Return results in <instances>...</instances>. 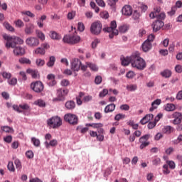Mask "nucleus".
Returning a JSON list of instances; mask_svg holds the SVG:
<instances>
[{"label": "nucleus", "mask_w": 182, "mask_h": 182, "mask_svg": "<svg viewBox=\"0 0 182 182\" xmlns=\"http://www.w3.org/2000/svg\"><path fill=\"white\" fill-rule=\"evenodd\" d=\"M6 41L5 46L7 49H14V54L15 56H22L25 55V48L21 46H16V45H23V41L22 38L16 36H11L8 35L3 36Z\"/></svg>", "instance_id": "1"}, {"label": "nucleus", "mask_w": 182, "mask_h": 182, "mask_svg": "<svg viewBox=\"0 0 182 182\" xmlns=\"http://www.w3.org/2000/svg\"><path fill=\"white\" fill-rule=\"evenodd\" d=\"M132 66L139 70H143L146 68V61L140 57L139 52L132 55Z\"/></svg>", "instance_id": "2"}, {"label": "nucleus", "mask_w": 182, "mask_h": 182, "mask_svg": "<svg viewBox=\"0 0 182 182\" xmlns=\"http://www.w3.org/2000/svg\"><path fill=\"white\" fill-rule=\"evenodd\" d=\"M64 43H68L69 45H75L80 42V37L76 34L66 35L63 38Z\"/></svg>", "instance_id": "3"}, {"label": "nucleus", "mask_w": 182, "mask_h": 182, "mask_svg": "<svg viewBox=\"0 0 182 182\" xmlns=\"http://www.w3.org/2000/svg\"><path fill=\"white\" fill-rule=\"evenodd\" d=\"M68 93H69V90L59 88L57 90V97L53 99V102H56L65 101V98L66 97Z\"/></svg>", "instance_id": "4"}, {"label": "nucleus", "mask_w": 182, "mask_h": 182, "mask_svg": "<svg viewBox=\"0 0 182 182\" xmlns=\"http://www.w3.org/2000/svg\"><path fill=\"white\" fill-rule=\"evenodd\" d=\"M31 89H32L35 93H42L45 89V85H43V82L36 81L31 84Z\"/></svg>", "instance_id": "5"}, {"label": "nucleus", "mask_w": 182, "mask_h": 182, "mask_svg": "<svg viewBox=\"0 0 182 182\" xmlns=\"http://www.w3.org/2000/svg\"><path fill=\"white\" fill-rule=\"evenodd\" d=\"M64 120L65 122H67V123H69L73 126H76V124H77L79 122V119L77 118V116L70 113L66 114L64 116Z\"/></svg>", "instance_id": "6"}, {"label": "nucleus", "mask_w": 182, "mask_h": 182, "mask_svg": "<svg viewBox=\"0 0 182 182\" xmlns=\"http://www.w3.org/2000/svg\"><path fill=\"white\" fill-rule=\"evenodd\" d=\"M102 23L100 21H95L92 23L90 27V32L92 35H100L102 32Z\"/></svg>", "instance_id": "7"}, {"label": "nucleus", "mask_w": 182, "mask_h": 182, "mask_svg": "<svg viewBox=\"0 0 182 182\" xmlns=\"http://www.w3.org/2000/svg\"><path fill=\"white\" fill-rule=\"evenodd\" d=\"M13 109L18 112V113H23L26 114V112H31V106L28 104H21L18 105H14Z\"/></svg>", "instance_id": "8"}, {"label": "nucleus", "mask_w": 182, "mask_h": 182, "mask_svg": "<svg viewBox=\"0 0 182 182\" xmlns=\"http://www.w3.org/2000/svg\"><path fill=\"white\" fill-rule=\"evenodd\" d=\"M48 124L53 126V129H58L62 124V119L59 117H53L48 120Z\"/></svg>", "instance_id": "9"}, {"label": "nucleus", "mask_w": 182, "mask_h": 182, "mask_svg": "<svg viewBox=\"0 0 182 182\" xmlns=\"http://www.w3.org/2000/svg\"><path fill=\"white\" fill-rule=\"evenodd\" d=\"M26 43L29 48H36L39 46V38L36 37H28L26 40Z\"/></svg>", "instance_id": "10"}, {"label": "nucleus", "mask_w": 182, "mask_h": 182, "mask_svg": "<svg viewBox=\"0 0 182 182\" xmlns=\"http://www.w3.org/2000/svg\"><path fill=\"white\" fill-rule=\"evenodd\" d=\"M149 139H150V134H145L142 136L141 138H139V143H141L139 149H141V150H143V149L147 147V146L150 144V142L147 141Z\"/></svg>", "instance_id": "11"}, {"label": "nucleus", "mask_w": 182, "mask_h": 182, "mask_svg": "<svg viewBox=\"0 0 182 182\" xmlns=\"http://www.w3.org/2000/svg\"><path fill=\"white\" fill-rule=\"evenodd\" d=\"M163 26H164V22L161 20H156L152 23V28L154 32H159Z\"/></svg>", "instance_id": "12"}, {"label": "nucleus", "mask_w": 182, "mask_h": 182, "mask_svg": "<svg viewBox=\"0 0 182 182\" xmlns=\"http://www.w3.org/2000/svg\"><path fill=\"white\" fill-rule=\"evenodd\" d=\"M172 117L174 119L172 122L173 124L178 125L181 124V112H176L172 114Z\"/></svg>", "instance_id": "13"}, {"label": "nucleus", "mask_w": 182, "mask_h": 182, "mask_svg": "<svg viewBox=\"0 0 182 182\" xmlns=\"http://www.w3.org/2000/svg\"><path fill=\"white\" fill-rule=\"evenodd\" d=\"M80 66H82V62H80L78 58H74L71 63L72 69H73L75 72H78V70L80 69Z\"/></svg>", "instance_id": "14"}, {"label": "nucleus", "mask_w": 182, "mask_h": 182, "mask_svg": "<svg viewBox=\"0 0 182 182\" xmlns=\"http://www.w3.org/2000/svg\"><path fill=\"white\" fill-rule=\"evenodd\" d=\"M122 15L130 16L133 14V9L130 5H125L122 9Z\"/></svg>", "instance_id": "15"}, {"label": "nucleus", "mask_w": 182, "mask_h": 182, "mask_svg": "<svg viewBox=\"0 0 182 182\" xmlns=\"http://www.w3.org/2000/svg\"><path fill=\"white\" fill-rule=\"evenodd\" d=\"M47 84L52 87L56 85V80H55V75L49 74L47 75Z\"/></svg>", "instance_id": "16"}, {"label": "nucleus", "mask_w": 182, "mask_h": 182, "mask_svg": "<svg viewBox=\"0 0 182 182\" xmlns=\"http://www.w3.org/2000/svg\"><path fill=\"white\" fill-rule=\"evenodd\" d=\"M153 117H154V115L153 114H147L145 117H144L141 121L140 123L141 124H146L150 122V120H153Z\"/></svg>", "instance_id": "17"}, {"label": "nucleus", "mask_w": 182, "mask_h": 182, "mask_svg": "<svg viewBox=\"0 0 182 182\" xmlns=\"http://www.w3.org/2000/svg\"><path fill=\"white\" fill-rule=\"evenodd\" d=\"M33 29H35V26L32 23H29L26 26L24 32L26 35H32L33 33Z\"/></svg>", "instance_id": "18"}, {"label": "nucleus", "mask_w": 182, "mask_h": 182, "mask_svg": "<svg viewBox=\"0 0 182 182\" xmlns=\"http://www.w3.org/2000/svg\"><path fill=\"white\" fill-rule=\"evenodd\" d=\"M161 13V9L160 7H155L154 11L151 12L149 14V18L151 19H154L159 14Z\"/></svg>", "instance_id": "19"}, {"label": "nucleus", "mask_w": 182, "mask_h": 182, "mask_svg": "<svg viewBox=\"0 0 182 182\" xmlns=\"http://www.w3.org/2000/svg\"><path fill=\"white\" fill-rule=\"evenodd\" d=\"M141 48H142V50L144 52H149V50H150V49H151V48H152L151 43L149 41H145L143 43Z\"/></svg>", "instance_id": "20"}, {"label": "nucleus", "mask_w": 182, "mask_h": 182, "mask_svg": "<svg viewBox=\"0 0 182 182\" xmlns=\"http://www.w3.org/2000/svg\"><path fill=\"white\" fill-rule=\"evenodd\" d=\"M161 105V100L157 99L151 103V107L149 109V112H153L155 109H157L159 106Z\"/></svg>", "instance_id": "21"}, {"label": "nucleus", "mask_w": 182, "mask_h": 182, "mask_svg": "<svg viewBox=\"0 0 182 182\" xmlns=\"http://www.w3.org/2000/svg\"><path fill=\"white\" fill-rule=\"evenodd\" d=\"M115 109H116V105L109 104L105 107L104 112L105 113H112V112H114Z\"/></svg>", "instance_id": "22"}, {"label": "nucleus", "mask_w": 182, "mask_h": 182, "mask_svg": "<svg viewBox=\"0 0 182 182\" xmlns=\"http://www.w3.org/2000/svg\"><path fill=\"white\" fill-rule=\"evenodd\" d=\"M50 38H51V39H53L54 41H60V39H62V36H60V34L56 33L55 31H50Z\"/></svg>", "instance_id": "23"}, {"label": "nucleus", "mask_w": 182, "mask_h": 182, "mask_svg": "<svg viewBox=\"0 0 182 182\" xmlns=\"http://www.w3.org/2000/svg\"><path fill=\"white\" fill-rule=\"evenodd\" d=\"M65 107L68 110H73L76 107V103L73 100L68 101L65 103Z\"/></svg>", "instance_id": "24"}, {"label": "nucleus", "mask_w": 182, "mask_h": 182, "mask_svg": "<svg viewBox=\"0 0 182 182\" xmlns=\"http://www.w3.org/2000/svg\"><path fill=\"white\" fill-rule=\"evenodd\" d=\"M164 110L166 112H174V110H176V105L174 104L168 103L164 105Z\"/></svg>", "instance_id": "25"}, {"label": "nucleus", "mask_w": 182, "mask_h": 182, "mask_svg": "<svg viewBox=\"0 0 182 182\" xmlns=\"http://www.w3.org/2000/svg\"><path fill=\"white\" fill-rule=\"evenodd\" d=\"M45 146L46 149H49L51 146V147H55V146H58V141L56 139H53L50 142L46 141Z\"/></svg>", "instance_id": "26"}, {"label": "nucleus", "mask_w": 182, "mask_h": 182, "mask_svg": "<svg viewBox=\"0 0 182 182\" xmlns=\"http://www.w3.org/2000/svg\"><path fill=\"white\" fill-rule=\"evenodd\" d=\"M130 63L132 65V55L130 57L124 58L122 60V65L123 66H129Z\"/></svg>", "instance_id": "27"}, {"label": "nucleus", "mask_w": 182, "mask_h": 182, "mask_svg": "<svg viewBox=\"0 0 182 182\" xmlns=\"http://www.w3.org/2000/svg\"><path fill=\"white\" fill-rule=\"evenodd\" d=\"M26 72H27V73L31 74V76L33 79H38V76L39 75V73H38V70H33L32 69H27Z\"/></svg>", "instance_id": "28"}, {"label": "nucleus", "mask_w": 182, "mask_h": 182, "mask_svg": "<svg viewBox=\"0 0 182 182\" xmlns=\"http://www.w3.org/2000/svg\"><path fill=\"white\" fill-rule=\"evenodd\" d=\"M46 20V16L43 15L41 18L37 21V25L38 28H43V21Z\"/></svg>", "instance_id": "29"}, {"label": "nucleus", "mask_w": 182, "mask_h": 182, "mask_svg": "<svg viewBox=\"0 0 182 182\" xmlns=\"http://www.w3.org/2000/svg\"><path fill=\"white\" fill-rule=\"evenodd\" d=\"M55 62H56V58H55V56H50L48 62L47 63V66L48 68H53L55 65Z\"/></svg>", "instance_id": "30"}, {"label": "nucleus", "mask_w": 182, "mask_h": 182, "mask_svg": "<svg viewBox=\"0 0 182 182\" xmlns=\"http://www.w3.org/2000/svg\"><path fill=\"white\" fill-rule=\"evenodd\" d=\"M87 66L90 68V70H92V72H97L99 70V68L96 64H93L92 63H87Z\"/></svg>", "instance_id": "31"}, {"label": "nucleus", "mask_w": 182, "mask_h": 182, "mask_svg": "<svg viewBox=\"0 0 182 182\" xmlns=\"http://www.w3.org/2000/svg\"><path fill=\"white\" fill-rule=\"evenodd\" d=\"M103 31L105 32H112L114 33V35H119V31L117 30H114L111 26L110 27H106L103 28Z\"/></svg>", "instance_id": "32"}, {"label": "nucleus", "mask_w": 182, "mask_h": 182, "mask_svg": "<svg viewBox=\"0 0 182 182\" xmlns=\"http://www.w3.org/2000/svg\"><path fill=\"white\" fill-rule=\"evenodd\" d=\"M173 132H174V128L171 126H166L164 129V132L166 133V134H171Z\"/></svg>", "instance_id": "33"}, {"label": "nucleus", "mask_w": 182, "mask_h": 182, "mask_svg": "<svg viewBox=\"0 0 182 182\" xmlns=\"http://www.w3.org/2000/svg\"><path fill=\"white\" fill-rule=\"evenodd\" d=\"M34 105H36V106H39L40 107H45V106H46V103L43 100L35 101Z\"/></svg>", "instance_id": "34"}, {"label": "nucleus", "mask_w": 182, "mask_h": 182, "mask_svg": "<svg viewBox=\"0 0 182 182\" xmlns=\"http://www.w3.org/2000/svg\"><path fill=\"white\" fill-rule=\"evenodd\" d=\"M31 142L33 143V146H35V147H39V146H41V140L36 137L31 138Z\"/></svg>", "instance_id": "35"}, {"label": "nucleus", "mask_w": 182, "mask_h": 182, "mask_svg": "<svg viewBox=\"0 0 182 182\" xmlns=\"http://www.w3.org/2000/svg\"><path fill=\"white\" fill-rule=\"evenodd\" d=\"M1 129L6 133H12L14 132V129L9 127V126H4L1 127Z\"/></svg>", "instance_id": "36"}, {"label": "nucleus", "mask_w": 182, "mask_h": 182, "mask_svg": "<svg viewBox=\"0 0 182 182\" xmlns=\"http://www.w3.org/2000/svg\"><path fill=\"white\" fill-rule=\"evenodd\" d=\"M4 25L7 31H10V32H15V28L9 23L5 22Z\"/></svg>", "instance_id": "37"}, {"label": "nucleus", "mask_w": 182, "mask_h": 182, "mask_svg": "<svg viewBox=\"0 0 182 182\" xmlns=\"http://www.w3.org/2000/svg\"><path fill=\"white\" fill-rule=\"evenodd\" d=\"M36 33L38 38L39 39H41V41L45 40V34L42 31H41L39 30H36Z\"/></svg>", "instance_id": "38"}, {"label": "nucleus", "mask_w": 182, "mask_h": 182, "mask_svg": "<svg viewBox=\"0 0 182 182\" xmlns=\"http://www.w3.org/2000/svg\"><path fill=\"white\" fill-rule=\"evenodd\" d=\"M8 83L9 85H10V86H15L16 85V83H18V79H16V77H13V78H9L8 80Z\"/></svg>", "instance_id": "39"}, {"label": "nucleus", "mask_w": 182, "mask_h": 182, "mask_svg": "<svg viewBox=\"0 0 182 182\" xmlns=\"http://www.w3.org/2000/svg\"><path fill=\"white\" fill-rule=\"evenodd\" d=\"M158 21H164L166 19V14L164 12L159 13L156 16H155Z\"/></svg>", "instance_id": "40"}, {"label": "nucleus", "mask_w": 182, "mask_h": 182, "mask_svg": "<svg viewBox=\"0 0 182 182\" xmlns=\"http://www.w3.org/2000/svg\"><path fill=\"white\" fill-rule=\"evenodd\" d=\"M163 77H170L171 76V71L168 70H165L164 72L161 73Z\"/></svg>", "instance_id": "41"}, {"label": "nucleus", "mask_w": 182, "mask_h": 182, "mask_svg": "<svg viewBox=\"0 0 182 182\" xmlns=\"http://www.w3.org/2000/svg\"><path fill=\"white\" fill-rule=\"evenodd\" d=\"M77 132H80V133H82V134H85V133L89 131V128L87 127H82L80 126L77 127Z\"/></svg>", "instance_id": "42"}, {"label": "nucleus", "mask_w": 182, "mask_h": 182, "mask_svg": "<svg viewBox=\"0 0 182 182\" xmlns=\"http://www.w3.org/2000/svg\"><path fill=\"white\" fill-rule=\"evenodd\" d=\"M20 63L26 64V65H31V60L26 58H21L18 60Z\"/></svg>", "instance_id": "43"}, {"label": "nucleus", "mask_w": 182, "mask_h": 182, "mask_svg": "<svg viewBox=\"0 0 182 182\" xmlns=\"http://www.w3.org/2000/svg\"><path fill=\"white\" fill-rule=\"evenodd\" d=\"M14 23L16 26H17V28H23V26H25V24L23 23V21H22V20L21 19H18L14 21Z\"/></svg>", "instance_id": "44"}, {"label": "nucleus", "mask_w": 182, "mask_h": 182, "mask_svg": "<svg viewBox=\"0 0 182 182\" xmlns=\"http://www.w3.org/2000/svg\"><path fill=\"white\" fill-rule=\"evenodd\" d=\"M2 77L4 78V79H11L12 77V74H11V73H8L6 71H4L2 73Z\"/></svg>", "instance_id": "45"}, {"label": "nucleus", "mask_w": 182, "mask_h": 182, "mask_svg": "<svg viewBox=\"0 0 182 182\" xmlns=\"http://www.w3.org/2000/svg\"><path fill=\"white\" fill-rule=\"evenodd\" d=\"M14 164L16 165V167L18 168V170H21V168H22V164L21 163V160L16 159L14 160Z\"/></svg>", "instance_id": "46"}, {"label": "nucleus", "mask_w": 182, "mask_h": 182, "mask_svg": "<svg viewBox=\"0 0 182 182\" xmlns=\"http://www.w3.org/2000/svg\"><path fill=\"white\" fill-rule=\"evenodd\" d=\"M35 53L36 55H45L46 51L43 48H37L35 50Z\"/></svg>", "instance_id": "47"}, {"label": "nucleus", "mask_w": 182, "mask_h": 182, "mask_svg": "<svg viewBox=\"0 0 182 182\" xmlns=\"http://www.w3.org/2000/svg\"><path fill=\"white\" fill-rule=\"evenodd\" d=\"M128 28L127 26L123 25V26H120L119 27V32H121V33H126V32H127L128 31Z\"/></svg>", "instance_id": "48"}, {"label": "nucleus", "mask_w": 182, "mask_h": 182, "mask_svg": "<svg viewBox=\"0 0 182 182\" xmlns=\"http://www.w3.org/2000/svg\"><path fill=\"white\" fill-rule=\"evenodd\" d=\"M7 168L9 170V171H15V166H14V162L9 161L7 166Z\"/></svg>", "instance_id": "49"}, {"label": "nucleus", "mask_w": 182, "mask_h": 182, "mask_svg": "<svg viewBox=\"0 0 182 182\" xmlns=\"http://www.w3.org/2000/svg\"><path fill=\"white\" fill-rule=\"evenodd\" d=\"M36 65L38 67L43 66L45 65V60H42L41 58H38L36 60Z\"/></svg>", "instance_id": "50"}, {"label": "nucleus", "mask_w": 182, "mask_h": 182, "mask_svg": "<svg viewBox=\"0 0 182 182\" xmlns=\"http://www.w3.org/2000/svg\"><path fill=\"white\" fill-rule=\"evenodd\" d=\"M127 90L130 92H134V90H137V85H130L127 86Z\"/></svg>", "instance_id": "51"}, {"label": "nucleus", "mask_w": 182, "mask_h": 182, "mask_svg": "<svg viewBox=\"0 0 182 182\" xmlns=\"http://www.w3.org/2000/svg\"><path fill=\"white\" fill-rule=\"evenodd\" d=\"M176 12H177L176 7L172 6L171 11H168V15L173 16V15H176Z\"/></svg>", "instance_id": "52"}, {"label": "nucleus", "mask_w": 182, "mask_h": 182, "mask_svg": "<svg viewBox=\"0 0 182 182\" xmlns=\"http://www.w3.org/2000/svg\"><path fill=\"white\" fill-rule=\"evenodd\" d=\"M124 117H126V115L123 114H118L114 117V120L119 122V120H122V119H124Z\"/></svg>", "instance_id": "53"}, {"label": "nucleus", "mask_w": 182, "mask_h": 182, "mask_svg": "<svg viewBox=\"0 0 182 182\" xmlns=\"http://www.w3.org/2000/svg\"><path fill=\"white\" fill-rule=\"evenodd\" d=\"M174 152V148H173V147H169V148H168V149H166V150H165V153H166V154H167L168 156H170V154H171L172 153H173Z\"/></svg>", "instance_id": "54"}, {"label": "nucleus", "mask_w": 182, "mask_h": 182, "mask_svg": "<svg viewBox=\"0 0 182 182\" xmlns=\"http://www.w3.org/2000/svg\"><path fill=\"white\" fill-rule=\"evenodd\" d=\"M160 163H161V159H160V158H155L152 161L154 166H159Z\"/></svg>", "instance_id": "55"}, {"label": "nucleus", "mask_w": 182, "mask_h": 182, "mask_svg": "<svg viewBox=\"0 0 182 182\" xmlns=\"http://www.w3.org/2000/svg\"><path fill=\"white\" fill-rule=\"evenodd\" d=\"M76 16V12L75 11H71V12H69L68 14V19H73V18H75V16Z\"/></svg>", "instance_id": "56"}, {"label": "nucleus", "mask_w": 182, "mask_h": 182, "mask_svg": "<svg viewBox=\"0 0 182 182\" xmlns=\"http://www.w3.org/2000/svg\"><path fill=\"white\" fill-rule=\"evenodd\" d=\"M101 18H103V19H107L109 18V13L107 11H102L100 13Z\"/></svg>", "instance_id": "57"}, {"label": "nucleus", "mask_w": 182, "mask_h": 182, "mask_svg": "<svg viewBox=\"0 0 182 182\" xmlns=\"http://www.w3.org/2000/svg\"><path fill=\"white\" fill-rule=\"evenodd\" d=\"M126 76L128 79H133V77L136 76V74H134V72L133 71H129L127 73Z\"/></svg>", "instance_id": "58"}, {"label": "nucleus", "mask_w": 182, "mask_h": 182, "mask_svg": "<svg viewBox=\"0 0 182 182\" xmlns=\"http://www.w3.org/2000/svg\"><path fill=\"white\" fill-rule=\"evenodd\" d=\"M77 29L80 32H83V31H85V24L82 23H78Z\"/></svg>", "instance_id": "59"}, {"label": "nucleus", "mask_w": 182, "mask_h": 182, "mask_svg": "<svg viewBox=\"0 0 182 182\" xmlns=\"http://www.w3.org/2000/svg\"><path fill=\"white\" fill-rule=\"evenodd\" d=\"M26 156L28 159H33V151H27L26 152Z\"/></svg>", "instance_id": "60"}, {"label": "nucleus", "mask_w": 182, "mask_h": 182, "mask_svg": "<svg viewBox=\"0 0 182 182\" xmlns=\"http://www.w3.org/2000/svg\"><path fill=\"white\" fill-rule=\"evenodd\" d=\"M156 124H157V122L156 121L149 122L148 129H154V127H156Z\"/></svg>", "instance_id": "61"}, {"label": "nucleus", "mask_w": 182, "mask_h": 182, "mask_svg": "<svg viewBox=\"0 0 182 182\" xmlns=\"http://www.w3.org/2000/svg\"><path fill=\"white\" fill-rule=\"evenodd\" d=\"M174 8H176V9L178 8H182V1L181 0H178L176 2L175 6H173Z\"/></svg>", "instance_id": "62"}, {"label": "nucleus", "mask_w": 182, "mask_h": 182, "mask_svg": "<svg viewBox=\"0 0 182 182\" xmlns=\"http://www.w3.org/2000/svg\"><path fill=\"white\" fill-rule=\"evenodd\" d=\"M180 141H182V134H180L178 136V139H175L173 141V144H178V143H180Z\"/></svg>", "instance_id": "63"}, {"label": "nucleus", "mask_w": 182, "mask_h": 182, "mask_svg": "<svg viewBox=\"0 0 182 182\" xmlns=\"http://www.w3.org/2000/svg\"><path fill=\"white\" fill-rule=\"evenodd\" d=\"M175 70L177 73H181L182 72V66L180 65H177L176 67H175Z\"/></svg>", "instance_id": "64"}]
</instances>
